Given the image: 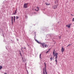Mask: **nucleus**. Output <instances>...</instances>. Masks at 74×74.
I'll use <instances>...</instances> for the list:
<instances>
[{
  "instance_id": "obj_1",
  "label": "nucleus",
  "mask_w": 74,
  "mask_h": 74,
  "mask_svg": "<svg viewBox=\"0 0 74 74\" xmlns=\"http://www.w3.org/2000/svg\"><path fill=\"white\" fill-rule=\"evenodd\" d=\"M44 64L45 67L43 69V74H47V70H46V67H47V65H46V64L45 63V62Z\"/></svg>"
},
{
  "instance_id": "obj_2",
  "label": "nucleus",
  "mask_w": 74,
  "mask_h": 74,
  "mask_svg": "<svg viewBox=\"0 0 74 74\" xmlns=\"http://www.w3.org/2000/svg\"><path fill=\"white\" fill-rule=\"evenodd\" d=\"M35 41H36L38 43V44H41V45H42V47H43V48H44V45H45V43H41V42H38V40H37L36 39H35Z\"/></svg>"
},
{
  "instance_id": "obj_3",
  "label": "nucleus",
  "mask_w": 74,
  "mask_h": 74,
  "mask_svg": "<svg viewBox=\"0 0 74 74\" xmlns=\"http://www.w3.org/2000/svg\"><path fill=\"white\" fill-rule=\"evenodd\" d=\"M58 53H55V55H54V56H56L55 58V61L56 62V63H57V59H58Z\"/></svg>"
},
{
  "instance_id": "obj_4",
  "label": "nucleus",
  "mask_w": 74,
  "mask_h": 74,
  "mask_svg": "<svg viewBox=\"0 0 74 74\" xmlns=\"http://www.w3.org/2000/svg\"><path fill=\"white\" fill-rule=\"evenodd\" d=\"M28 4L27 3H24L23 5V8H27Z\"/></svg>"
},
{
  "instance_id": "obj_5",
  "label": "nucleus",
  "mask_w": 74,
  "mask_h": 74,
  "mask_svg": "<svg viewBox=\"0 0 74 74\" xmlns=\"http://www.w3.org/2000/svg\"><path fill=\"white\" fill-rule=\"evenodd\" d=\"M71 24H69L66 25V27H68V28H70V26H71Z\"/></svg>"
},
{
  "instance_id": "obj_6",
  "label": "nucleus",
  "mask_w": 74,
  "mask_h": 74,
  "mask_svg": "<svg viewBox=\"0 0 74 74\" xmlns=\"http://www.w3.org/2000/svg\"><path fill=\"white\" fill-rule=\"evenodd\" d=\"M57 5H57L56 6L55 5H54L53 6V8H54V9H56L57 8Z\"/></svg>"
},
{
  "instance_id": "obj_7",
  "label": "nucleus",
  "mask_w": 74,
  "mask_h": 74,
  "mask_svg": "<svg viewBox=\"0 0 74 74\" xmlns=\"http://www.w3.org/2000/svg\"><path fill=\"white\" fill-rule=\"evenodd\" d=\"M64 51V49L63 47H62L61 48V52L63 53Z\"/></svg>"
},
{
  "instance_id": "obj_8",
  "label": "nucleus",
  "mask_w": 74,
  "mask_h": 74,
  "mask_svg": "<svg viewBox=\"0 0 74 74\" xmlns=\"http://www.w3.org/2000/svg\"><path fill=\"white\" fill-rule=\"evenodd\" d=\"M36 9H37V10H36V9H35V11H38L39 10V8H38V7H37Z\"/></svg>"
},
{
  "instance_id": "obj_9",
  "label": "nucleus",
  "mask_w": 74,
  "mask_h": 74,
  "mask_svg": "<svg viewBox=\"0 0 74 74\" xmlns=\"http://www.w3.org/2000/svg\"><path fill=\"white\" fill-rule=\"evenodd\" d=\"M16 10H15V11L13 13V15H16Z\"/></svg>"
},
{
  "instance_id": "obj_10",
  "label": "nucleus",
  "mask_w": 74,
  "mask_h": 74,
  "mask_svg": "<svg viewBox=\"0 0 74 74\" xmlns=\"http://www.w3.org/2000/svg\"><path fill=\"white\" fill-rule=\"evenodd\" d=\"M13 18V17H12V25L13 24V22L12 21V19Z\"/></svg>"
},
{
  "instance_id": "obj_11",
  "label": "nucleus",
  "mask_w": 74,
  "mask_h": 74,
  "mask_svg": "<svg viewBox=\"0 0 74 74\" xmlns=\"http://www.w3.org/2000/svg\"><path fill=\"white\" fill-rule=\"evenodd\" d=\"M45 4L47 5H50V3H46Z\"/></svg>"
},
{
  "instance_id": "obj_12",
  "label": "nucleus",
  "mask_w": 74,
  "mask_h": 74,
  "mask_svg": "<svg viewBox=\"0 0 74 74\" xmlns=\"http://www.w3.org/2000/svg\"><path fill=\"white\" fill-rule=\"evenodd\" d=\"M45 48H46V47H48V45H45Z\"/></svg>"
},
{
  "instance_id": "obj_13",
  "label": "nucleus",
  "mask_w": 74,
  "mask_h": 74,
  "mask_svg": "<svg viewBox=\"0 0 74 74\" xmlns=\"http://www.w3.org/2000/svg\"><path fill=\"white\" fill-rule=\"evenodd\" d=\"M16 19H18V18H19V17L18 16H16Z\"/></svg>"
},
{
  "instance_id": "obj_14",
  "label": "nucleus",
  "mask_w": 74,
  "mask_h": 74,
  "mask_svg": "<svg viewBox=\"0 0 74 74\" xmlns=\"http://www.w3.org/2000/svg\"><path fill=\"white\" fill-rule=\"evenodd\" d=\"M3 67L1 66H0V70H1L2 69Z\"/></svg>"
},
{
  "instance_id": "obj_15",
  "label": "nucleus",
  "mask_w": 74,
  "mask_h": 74,
  "mask_svg": "<svg viewBox=\"0 0 74 74\" xmlns=\"http://www.w3.org/2000/svg\"><path fill=\"white\" fill-rule=\"evenodd\" d=\"M50 59L51 60H52V58H50Z\"/></svg>"
},
{
  "instance_id": "obj_16",
  "label": "nucleus",
  "mask_w": 74,
  "mask_h": 74,
  "mask_svg": "<svg viewBox=\"0 0 74 74\" xmlns=\"http://www.w3.org/2000/svg\"><path fill=\"white\" fill-rule=\"evenodd\" d=\"M72 21H73V22L74 21V18H73L72 19Z\"/></svg>"
},
{
  "instance_id": "obj_17",
  "label": "nucleus",
  "mask_w": 74,
  "mask_h": 74,
  "mask_svg": "<svg viewBox=\"0 0 74 74\" xmlns=\"http://www.w3.org/2000/svg\"><path fill=\"white\" fill-rule=\"evenodd\" d=\"M20 54L21 56H22V54H21V53H20Z\"/></svg>"
},
{
  "instance_id": "obj_18",
  "label": "nucleus",
  "mask_w": 74,
  "mask_h": 74,
  "mask_svg": "<svg viewBox=\"0 0 74 74\" xmlns=\"http://www.w3.org/2000/svg\"><path fill=\"white\" fill-rule=\"evenodd\" d=\"M54 51H55L54 50V51H53V54L55 55V52H54Z\"/></svg>"
},
{
  "instance_id": "obj_19",
  "label": "nucleus",
  "mask_w": 74,
  "mask_h": 74,
  "mask_svg": "<svg viewBox=\"0 0 74 74\" xmlns=\"http://www.w3.org/2000/svg\"><path fill=\"white\" fill-rule=\"evenodd\" d=\"M59 39H60V38H61L60 37V36H59Z\"/></svg>"
},
{
  "instance_id": "obj_20",
  "label": "nucleus",
  "mask_w": 74,
  "mask_h": 74,
  "mask_svg": "<svg viewBox=\"0 0 74 74\" xmlns=\"http://www.w3.org/2000/svg\"><path fill=\"white\" fill-rule=\"evenodd\" d=\"M22 60H23V61H24V60H23V57H22Z\"/></svg>"
},
{
  "instance_id": "obj_21",
  "label": "nucleus",
  "mask_w": 74,
  "mask_h": 74,
  "mask_svg": "<svg viewBox=\"0 0 74 74\" xmlns=\"http://www.w3.org/2000/svg\"><path fill=\"white\" fill-rule=\"evenodd\" d=\"M50 49H49L48 50V51H49H49H50Z\"/></svg>"
},
{
  "instance_id": "obj_22",
  "label": "nucleus",
  "mask_w": 74,
  "mask_h": 74,
  "mask_svg": "<svg viewBox=\"0 0 74 74\" xmlns=\"http://www.w3.org/2000/svg\"><path fill=\"white\" fill-rule=\"evenodd\" d=\"M14 19H15V16H14Z\"/></svg>"
},
{
  "instance_id": "obj_23",
  "label": "nucleus",
  "mask_w": 74,
  "mask_h": 74,
  "mask_svg": "<svg viewBox=\"0 0 74 74\" xmlns=\"http://www.w3.org/2000/svg\"><path fill=\"white\" fill-rule=\"evenodd\" d=\"M69 45H68V46H67V47H69Z\"/></svg>"
},
{
  "instance_id": "obj_24",
  "label": "nucleus",
  "mask_w": 74,
  "mask_h": 74,
  "mask_svg": "<svg viewBox=\"0 0 74 74\" xmlns=\"http://www.w3.org/2000/svg\"><path fill=\"white\" fill-rule=\"evenodd\" d=\"M49 52V51H47L46 52V53H48V52Z\"/></svg>"
},
{
  "instance_id": "obj_25",
  "label": "nucleus",
  "mask_w": 74,
  "mask_h": 74,
  "mask_svg": "<svg viewBox=\"0 0 74 74\" xmlns=\"http://www.w3.org/2000/svg\"><path fill=\"white\" fill-rule=\"evenodd\" d=\"M15 18H14V22H15Z\"/></svg>"
},
{
  "instance_id": "obj_26",
  "label": "nucleus",
  "mask_w": 74,
  "mask_h": 74,
  "mask_svg": "<svg viewBox=\"0 0 74 74\" xmlns=\"http://www.w3.org/2000/svg\"><path fill=\"white\" fill-rule=\"evenodd\" d=\"M41 54H40V57H41Z\"/></svg>"
},
{
  "instance_id": "obj_27",
  "label": "nucleus",
  "mask_w": 74,
  "mask_h": 74,
  "mask_svg": "<svg viewBox=\"0 0 74 74\" xmlns=\"http://www.w3.org/2000/svg\"><path fill=\"white\" fill-rule=\"evenodd\" d=\"M24 48V49H26V47H25V48Z\"/></svg>"
},
{
  "instance_id": "obj_28",
  "label": "nucleus",
  "mask_w": 74,
  "mask_h": 74,
  "mask_svg": "<svg viewBox=\"0 0 74 74\" xmlns=\"http://www.w3.org/2000/svg\"><path fill=\"white\" fill-rule=\"evenodd\" d=\"M74 0H73V1H74Z\"/></svg>"
}]
</instances>
